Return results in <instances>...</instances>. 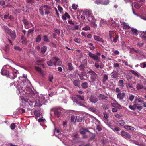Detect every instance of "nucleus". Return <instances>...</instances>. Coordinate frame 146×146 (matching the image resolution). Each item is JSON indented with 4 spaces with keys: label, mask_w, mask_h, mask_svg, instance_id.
<instances>
[{
    "label": "nucleus",
    "mask_w": 146,
    "mask_h": 146,
    "mask_svg": "<svg viewBox=\"0 0 146 146\" xmlns=\"http://www.w3.org/2000/svg\"><path fill=\"white\" fill-rule=\"evenodd\" d=\"M121 24L122 25V24L123 25V29H129L130 28V27L125 22H123L122 24Z\"/></svg>",
    "instance_id": "nucleus-22"
},
{
    "label": "nucleus",
    "mask_w": 146,
    "mask_h": 146,
    "mask_svg": "<svg viewBox=\"0 0 146 146\" xmlns=\"http://www.w3.org/2000/svg\"><path fill=\"white\" fill-rule=\"evenodd\" d=\"M11 38L14 40L16 37V34L15 31H12L9 34Z\"/></svg>",
    "instance_id": "nucleus-20"
},
{
    "label": "nucleus",
    "mask_w": 146,
    "mask_h": 146,
    "mask_svg": "<svg viewBox=\"0 0 146 146\" xmlns=\"http://www.w3.org/2000/svg\"><path fill=\"white\" fill-rule=\"evenodd\" d=\"M73 82L74 84L76 86L79 87L80 85V83L78 81L74 80L73 81Z\"/></svg>",
    "instance_id": "nucleus-29"
},
{
    "label": "nucleus",
    "mask_w": 146,
    "mask_h": 146,
    "mask_svg": "<svg viewBox=\"0 0 146 146\" xmlns=\"http://www.w3.org/2000/svg\"><path fill=\"white\" fill-rule=\"evenodd\" d=\"M82 29V30H84L86 31L90 30V28L88 25H86L84 27H83Z\"/></svg>",
    "instance_id": "nucleus-43"
},
{
    "label": "nucleus",
    "mask_w": 146,
    "mask_h": 146,
    "mask_svg": "<svg viewBox=\"0 0 146 146\" xmlns=\"http://www.w3.org/2000/svg\"><path fill=\"white\" fill-rule=\"evenodd\" d=\"M119 36L118 35H116L113 40V41L115 43L116 42L118 39Z\"/></svg>",
    "instance_id": "nucleus-51"
},
{
    "label": "nucleus",
    "mask_w": 146,
    "mask_h": 146,
    "mask_svg": "<svg viewBox=\"0 0 146 146\" xmlns=\"http://www.w3.org/2000/svg\"><path fill=\"white\" fill-rule=\"evenodd\" d=\"M124 128L127 129L134 131L135 129L131 126L128 125H125L124 126Z\"/></svg>",
    "instance_id": "nucleus-28"
},
{
    "label": "nucleus",
    "mask_w": 146,
    "mask_h": 146,
    "mask_svg": "<svg viewBox=\"0 0 146 146\" xmlns=\"http://www.w3.org/2000/svg\"><path fill=\"white\" fill-rule=\"evenodd\" d=\"M88 109L90 111L94 113H96V110L94 108L91 107L89 108Z\"/></svg>",
    "instance_id": "nucleus-46"
},
{
    "label": "nucleus",
    "mask_w": 146,
    "mask_h": 146,
    "mask_svg": "<svg viewBox=\"0 0 146 146\" xmlns=\"http://www.w3.org/2000/svg\"><path fill=\"white\" fill-rule=\"evenodd\" d=\"M83 74H85V72H82L81 73V75H79L80 79L82 80H84L83 78Z\"/></svg>",
    "instance_id": "nucleus-50"
},
{
    "label": "nucleus",
    "mask_w": 146,
    "mask_h": 146,
    "mask_svg": "<svg viewBox=\"0 0 146 146\" xmlns=\"http://www.w3.org/2000/svg\"><path fill=\"white\" fill-rule=\"evenodd\" d=\"M132 4H133V5H134V7L137 9H139L141 6V4L137 2H135Z\"/></svg>",
    "instance_id": "nucleus-24"
},
{
    "label": "nucleus",
    "mask_w": 146,
    "mask_h": 146,
    "mask_svg": "<svg viewBox=\"0 0 146 146\" xmlns=\"http://www.w3.org/2000/svg\"><path fill=\"white\" fill-rule=\"evenodd\" d=\"M121 135L122 137L126 139H129L131 138L130 135L127 132L124 131H122Z\"/></svg>",
    "instance_id": "nucleus-9"
},
{
    "label": "nucleus",
    "mask_w": 146,
    "mask_h": 146,
    "mask_svg": "<svg viewBox=\"0 0 146 146\" xmlns=\"http://www.w3.org/2000/svg\"><path fill=\"white\" fill-rule=\"evenodd\" d=\"M72 8L74 10H76L77 9V7H78V5L75 4H73L72 5Z\"/></svg>",
    "instance_id": "nucleus-56"
},
{
    "label": "nucleus",
    "mask_w": 146,
    "mask_h": 146,
    "mask_svg": "<svg viewBox=\"0 0 146 146\" xmlns=\"http://www.w3.org/2000/svg\"><path fill=\"white\" fill-rule=\"evenodd\" d=\"M130 72L131 73L134 74L135 76H136L138 77H139V74L138 73L137 71H135L133 70H131Z\"/></svg>",
    "instance_id": "nucleus-37"
},
{
    "label": "nucleus",
    "mask_w": 146,
    "mask_h": 146,
    "mask_svg": "<svg viewBox=\"0 0 146 146\" xmlns=\"http://www.w3.org/2000/svg\"><path fill=\"white\" fill-rule=\"evenodd\" d=\"M136 88L137 90H139L144 88V87L142 85L139 84H137L136 85Z\"/></svg>",
    "instance_id": "nucleus-35"
},
{
    "label": "nucleus",
    "mask_w": 146,
    "mask_h": 146,
    "mask_svg": "<svg viewBox=\"0 0 146 146\" xmlns=\"http://www.w3.org/2000/svg\"><path fill=\"white\" fill-rule=\"evenodd\" d=\"M87 61L86 59L83 60L81 62V65L79 66V68L80 71H84L85 70L87 65Z\"/></svg>",
    "instance_id": "nucleus-5"
},
{
    "label": "nucleus",
    "mask_w": 146,
    "mask_h": 146,
    "mask_svg": "<svg viewBox=\"0 0 146 146\" xmlns=\"http://www.w3.org/2000/svg\"><path fill=\"white\" fill-rule=\"evenodd\" d=\"M23 86H21L20 84H17L16 86V88L19 91V93L23 91H24L25 88L24 87H23Z\"/></svg>",
    "instance_id": "nucleus-13"
},
{
    "label": "nucleus",
    "mask_w": 146,
    "mask_h": 146,
    "mask_svg": "<svg viewBox=\"0 0 146 146\" xmlns=\"http://www.w3.org/2000/svg\"><path fill=\"white\" fill-rule=\"evenodd\" d=\"M70 16L66 12L64 14L62 17V19L64 20H66L67 19V18L70 19Z\"/></svg>",
    "instance_id": "nucleus-14"
},
{
    "label": "nucleus",
    "mask_w": 146,
    "mask_h": 146,
    "mask_svg": "<svg viewBox=\"0 0 146 146\" xmlns=\"http://www.w3.org/2000/svg\"><path fill=\"white\" fill-rule=\"evenodd\" d=\"M88 73L90 76V78L92 82H94L98 78V74L94 71L90 70L88 71Z\"/></svg>",
    "instance_id": "nucleus-3"
},
{
    "label": "nucleus",
    "mask_w": 146,
    "mask_h": 146,
    "mask_svg": "<svg viewBox=\"0 0 146 146\" xmlns=\"http://www.w3.org/2000/svg\"><path fill=\"white\" fill-rule=\"evenodd\" d=\"M52 9L51 7L47 5H44L43 6H41L39 8V12L40 14L42 16L44 15V10L45 11V14L46 15H48L50 13V11Z\"/></svg>",
    "instance_id": "nucleus-1"
},
{
    "label": "nucleus",
    "mask_w": 146,
    "mask_h": 146,
    "mask_svg": "<svg viewBox=\"0 0 146 146\" xmlns=\"http://www.w3.org/2000/svg\"><path fill=\"white\" fill-rule=\"evenodd\" d=\"M137 104H134L133 106L130 105L129 106V108L131 110H135L137 108Z\"/></svg>",
    "instance_id": "nucleus-30"
},
{
    "label": "nucleus",
    "mask_w": 146,
    "mask_h": 146,
    "mask_svg": "<svg viewBox=\"0 0 146 146\" xmlns=\"http://www.w3.org/2000/svg\"><path fill=\"white\" fill-rule=\"evenodd\" d=\"M35 68L37 71L39 72L41 74H43V72L40 67L36 66L35 67Z\"/></svg>",
    "instance_id": "nucleus-25"
},
{
    "label": "nucleus",
    "mask_w": 146,
    "mask_h": 146,
    "mask_svg": "<svg viewBox=\"0 0 146 146\" xmlns=\"http://www.w3.org/2000/svg\"><path fill=\"white\" fill-rule=\"evenodd\" d=\"M42 100H38L36 102L35 105L36 106H38L39 107H40L43 104Z\"/></svg>",
    "instance_id": "nucleus-21"
},
{
    "label": "nucleus",
    "mask_w": 146,
    "mask_h": 146,
    "mask_svg": "<svg viewBox=\"0 0 146 146\" xmlns=\"http://www.w3.org/2000/svg\"><path fill=\"white\" fill-rule=\"evenodd\" d=\"M1 73L2 75L6 76L7 77H8L9 74V71L6 70H1Z\"/></svg>",
    "instance_id": "nucleus-17"
},
{
    "label": "nucleus",
    "mask_w": 146,
    "mask_h": 146,
    "mask_svg": "<svg viewBox=\"0 0 146 146\" xmlns=\"http://www.w3.org/2000/svg\"><path fill=\"white\" fill-rule=\"evenodd\" d=\"M109 2L110 0H104L102 4L106 5L109 3Z\"/></svg>",
    "instance_id": "nucleus-52"
},
{
    "label": "nucleus",
    "mask_w": 146,
    "mask_h": 146,
    "mask_svg": "<svg viewBox=\"0 0 146 146\" xmlns=\"http://www.w3.org/2000/svg\"><path fill=\"white\" fill-rule=\"evenodd\" d=\"M83 13L84 14L87 16L89 21H91L92 20V13L88 9H86L84 11Z\"/></svg>",
    "instance_id": "nucleus-6"
},
{
    "label": "nucleus",
    "mask_w": 146,
    "mask_h": 146,
    "mask_svg": "<svg viewBox=\"0 0 146 146\" xmlns=\"http://www.w3.org/2000/svg\"><path fill=\"white\" fill-rule=\"evenodd\" d=\"M119 86L122 88H123L124 86V81L123 80H120L119 81Z\"/></svg>",
    "instance_id": "nucleus-38"
},
{
    "label": "nucleus",
    "mask_w": 146,
    "mask_h": 146,
    "mask_svg": "<svg viewBox=\"0 0 146 146\" xmlns=\"http://www.w3.org/2000/svg\"><path fill=\"white\" fill-rule=\"evenodd\" d=\"M131 31L132 33V34L134 36H137L139 34L138 31L136 29L132 28Z\"/></svg>",
    "instance_id": "nucleus-18"
},
{
    "label": "nucleus",
    "mask_w": 146,
    "mask_h": 146,
    "mask_svg": "<svg viewBox=\"0 0 146 146\" xmlns=\"http://www.w3.org/2000/svg\"><path fill=\"white\" fill-rule=\"evenodd\" d=\"M54 31L55 32L58 33V35H59L60 33V30L56 28L54 29Z\"/></svg>",
    "instance_id": "nucleus-49"
},
{
    "label": "nucleus",
    "mask_w": 146,
    "mask_h": 146,
    "mask_svg": "<svg viewBox=\"0 0 146 146\" xmlns=\"http://www.w3.org/2000/svg\"><path fill=\"white\" fill-rule=\"evenodd\" d=\"M94 38L95 40H96L102 42V43L104 42V41L103 40L102 38L99 36L94 35Z\"/></svg>",
    "instance_id": "nucleus-15"
},
{
    "label": "nucleus",
    "mask_w": 146,
    "mask_h": 146,
    "mask_svg": "<svg viewBox=\"0 0 146 146\" xmlns=\"http://www.w3.org/2000/svg\"><path fill=\"white\" fill-rule=\"evenodd\" d=\"M90 101L92 103H96L98 101V99L96 96L92 95L89 98Z\"/></svg>",
    "instance_id": "nucleus-8"
},
{
    "label": "nucleus",
    "mask_w": 146,
    "mask_h": 146,
    "mask_svg": "<svg viewBox=\"0 0 146 146\" xmlns=\"http://www.w3.org/2000/svg\"><path fill=\"white\" fill-rule=\"evenodd\" d=\"M47 47L46 46H44L41 48V51L42 53L44 54L46 51Z\"/></svg>",
    "instance_id": "nucleus-31"
},
{
    "label": "nucleus",
    "mask_w": 146,
    "mask_h": 146,
    "mask_svg": "<svg viewBox=\"0 0 146 146\" xmlns=\"http://www.w3.org/2000/svg\"><path fill=\"white\" fill-rule=\"evenodd\" d=\"M126 85L127 88H131L133 87L132 84L130 82L126 83Z\"/></svg>",
    "instance_id": "nucleus-42"
},
{
    "label": "nucleus",
    "mask_w": 146,
    "mask_h": 146,
    "mask_svg": "<svg viewBox=\"0 0 146 146\" xmlns=\"http://www.w3.org/2000/svg\"><path fill=\"white\" fill-rule=\"evenodd\" d=\"M33 31H34L33 29H29L28 31V34H27L29 36L31 34V33H32Z\"/></svg>",
    "instance_id": "nucleus-54"
},
{
    "label": "nucleus",
    "mask_w": 146,
    "mask_h": 146,
    "mask_svg": "<svg viewBox=\"0 0 146 146\" xmlns=\"http://www.w3.org/2000/svg\"><path fill=\"white\" fill-rule=\"evenodd\" d=\"M125 94V92L119 93L117 95V97L119 100H122L124 98Z\"/></svg>",
    "instance_id": "nucleus-11"
},
{
    "label": "nucleus",
    "mask_w": 146,
    "mask_h": 146,
    "mask_svg": "<svg viewBox=\"0 0 146 146\" xmlns=\"http://www.w3.org/2000/svg\"><path fill=\"white\" fill-rule=\"evenodd\" d=\"M134 96L133 95H131L129 96V99L131 101H133L134 98Z\"/></svg>",
    "instance_id": "nucleus-63"
},
{
    "label": "nucleus",
    "mask_w": 146,
    "mask_h": 146,
    "mask_svg": "<svg viewBox=\"0 0 146 146\" xmlns=\"http://www.w3.org/2000/svg\"><path fill=\"white\" fill-rule=\"evenodd\" d=\"M99 97H100L102 100H107L108 98V97L102 94H99Z\"/></svg>",
    "instance_id": "nucleus-27"
},
{
    "label": "nucleus",
    "mask_w": 146,
    "mask_h": 146,
    "mask_svg": "<svg viewBox=\"0 0 146 146\" xmlns=\"http://www.w3.org/2000/svg\"><path fill=\"white\" fill-rule=\"evenodd\" d=\"M72 99L74 102L76 103L77 104L81 106H83V104L81 103V102L79 100L77 97H72Z\"/></svg>",
    "instance_id": "nucleus-10"
},
{
    "label": "nucleus",
    "mask_w": 146,
    "mask_h": 146,
    "mask_svg": "<svg viewBox=\"0 0 146 146\" xmlns=\"http://www.w3.org/2000/svg\"><path fill=\"white\" fill-rule=\"evenodd\" d=\"M51 60L52 61V62H53V64L54 65H56V62L58 60V59L56 58V57H53L52 58Z\"/></svg>",
    "instance_id": "nucleus-36"
},
{
    "label": "nucleus",
    "mask_w": 146,
    "mask_h": 146,
    "mask_svg": "<svg viewBox=\"0 0 146 146\" xmlns=\"http://www.w3.org/2000/svg\"><path fill=\"white\" fill-rule=\"evenodd\" d=\"M47 64L48 65L50 66H52L53 64L52 62V61L51 60L47 62Z\"/></svg>",
    "instance_id": "nucleus-53"
},
{
    "label": "nucleus",
    "mask_w": 146,
    "mask_h": 146,
    "mask_svg": "<svg viewBox=\"0 0 146 146\" xmlns=\"http://www.w3.org/2000/svg\"><path fill=\"white\" fill-rule=\"evenodd\" d=\"M17 72L18 71L17 70L14 69L12 72L9 73L8 76L9 78L14 79L17 77Z\"/></svg>",
    "instance_id": "nucleus-7"
},
{
    "label": "nucleus",
    "mask_w": 146,
    "mask_h": 146,
    "mask_svg": "<svg viewBox=\"0 0 146 146\" xmlns=\"http://www.w3.org/2000/svg\"><path fill=\"white\" fill-rule=\"evenodd\" d=\"M22 21L24 25H27L29 24L28 21L26 19H24L22 20Z\"/></svg>",
    "instance_id": "nucleus-48"
},
{
    "label": "nucleus",
    "mask_w": 146,
    "mask_h": 146,
    "mask_svg": "<svg viewBox=\"0 0 146 146\" xmlns=\"http://www.w3.org/2000/svg\"><path fill=\"white\" fill-rule=\"evenodd\" d=\"M81 86L82 88L86 89L88 87V83L86 82L83 83L81 84Z\"/></svg>",
    "instance_id": "nucleus-34"
},
{
    "label": "nucleus",
    "mask_w": 146,
    "mask_h": 146,
    "mask_svg": "<svg viewBox=\"0 0 146 146\" xmlns=\"http://www.w3.org/2000/svg\"><path fill=\"white\" fill-rule=\"evenodd\" d=\"M111 105L113 107H116L119 109L121 108V105L117 102L112 103Z\"/></svg>",
    "instance_id": "nucleus-19"
},
{
    "label": "nucleus",
    "mask_w": 146,
    "mask_h": 146,
    "mask_svg": "<svg viewBox=\"0 0 146 146\" xmlns=\"http://www.w3.org/2000/svg\"><path fill=\"white\" fill-rule=\"evenodd\" d=\"M41 40V37L40 35H39L37 37L36 40V42H40Z\"/></svg>",
    "instance_id": "nucleus-47"
},
{
    "label": "nucleus",
    "mask_w": 146,
    "mask_h": 146,
    "mask_svg": "<svg viewBox=\"0 0 146 146\" xmlns=\"http://www.w3.org/2000/svg\"><path fill=\"white\" fill-rule=\"evenodd\" d=\"M21 81L23 83L28 82V81L27 78H22Z\"/></svg>",
    "instance_id": "nucleus-60"
},
{
    "label": "nucleus",
    "mask_w": 146,
    "mask_h": 146,
    "mask_svg": "<svg viewBox=\"0 0 146 146\" xmlns=\"http://www.w3.org/2000/svg\"><path fill=\"white\" fill-rule=\"evenodd\" d=\"M21 42L23 44H26L27 43V41L26 38L24 37L22 35L21 37Z\"/></svg>",
    "instance_id": "nucleus-33"
},
{
    "label": "nucleus",
    "mask_w": 146,
    "mask_h": 146,
    "mask_svg": "<svg viewBox=\"0 0 146 146\" xmlns=\"http://www.w3.org/2000/svg\"><path fill=\"white\" fill-rule=\"evenodd\" d=\"M135 103L139 104H141L144 101L142 100L139 97H136L135 100Z\"/></svg>",
    "instance_id": "nucleus-12"
},
{
    "label": "nucleus",
    "mask_w": 146,
    "mask_h": 146,
    "mask_svg": "<svg viewBox=\"0 0 146 146\" xmlns=\"http://www.w3.org/2000/svg\"><path fill=\"white\" fill-rule=\"evenodd\" d=\"M117 124L121 126H123L125 124L124 121L123 120H120L117 121Z\"/></svg>",
    "instance_id": "nucleus-32"
},
{
    "label": "nucleus",
    "mask_w": 146,
    "mask_h": 146,
    "mask_svg": "<svg viewBox=\"0 0 146 146\" xmlns=\"http://www.w3.org/2000/svg\"><path fill=\"white\" fill-rule=\"evenodd\" d=\"M103 108L105 110L108 109L109 108V106L106 104H104L103 106Z\"/></svg>",
    "instance_id": "nucleus-59"
},
{
    "label": "nucleus",
    "mask_w": 146,
    "mask_h": 146,
    "mask_svg": "<svg viewBox=\"0 0 146 146\" xmlns=\"http://www.w3.org/2000/svg\"><path fill=\"white\" fill-rule=\"evenodd\" d=\"M54 114L57 117H59L62 115L63 110L61 108H56L54 109Z\"/></svg>",
    "instance_id": "nucleus-4"
},
{
    "label": "nucleus",
    "mask_w": 146,
    "mask_h": 146,
    "mask_svg": "<svg viewBox=\"0 0 146 146\" xmlns=\"http://www.w3.org/2000/svg\"><path fill=\"white\" fill-rule=\"evenodd\" d=\"M115 117L117 118L120 119L122 117V115L121 114H117L115 115Z\"/></svg>",
    "instance_id": "nucleus-62"
},
{
    "label": "nucleus",
    "mask_w": 146,
    "mask_h": 146,
    "mask_svg": "<svg viewBox=\"0 0 146 146\" xmlns=\"http://www.w3.org/2000/svg\"><path fill=\"white\" fill-rule=\"evenodd\" d=\"M141 66L143 68L146 67V62H144L140 64Z\"/></svg>",
    "instance_id": "nucleus-61"
},
{
    "label": "nucleus",
    "mask_w": 146,
    "mask_h": 146,
    "mask_svg": "<svg viewBox=\"0 0 146 146\" xmlns=\"http://www.w3.org/2000/svg\"><path fill=\"white\" fill-rule=\"evenodd\" d=\"M88 55L90 58L94 60H96L97 62H99L100 61V59L99 56L101 55V54L100 53L97 52L95 54L89 52Z\"/></svg>",
    "instance_id": "nucleus-2"
},
{
    "label": "nucleus",
    "mask_w": 146,
    "mask_h": 146,
    "mask_svg": "<svg viewBox=\"0 0 146 146\" xmlns=\"http://www.w3.org/2000/svg\"><path fill=\"white\" fill-rule=\"evenodd\" d=\"M38 121L40 123H44L45 121V120L44 119L42 118L39 119Z\"/></svg>",
    "instance_id": "nucleus-55"
},
{
    "label": "nucleus",
    "mask_w": 146,
    "mask_h": 146,
    "mask_svg": "<svg viewBox=\"0 0 146 146\" xmlns=\"http://www.w3.org/2000/svg\"><path fill=\"white\" fill-rule=\"evenodd\" d=\"M75 42L77 43H79L80 42V40L77 38H75L74 39Z\"/></svg>",
    "instance_id": "nucleus-64"
},
{
    "label": "nucleus",
    "mask_w": 146,
    "mask_h": 146,
    "mask_svg": "<svg viewBox=\"0 0 146 146\" xmlns=\"http://www.w3.org/2000/svg\"><path fill=\"white\" fill-rule=\"evenodd\" d=\"M121 47L122 48L123 50H125L126 49V44L125 42L123 41H122L121 42Z\"/></svg>",
    "instance_id": "nucleus-44"
},
{
    "label": "nucleus",
    "mask_w": 146,
    "mask_h": 146,
    "mask_svg": "<svg viewBox=\"0 0 146 146\" xmlns=\"http://www.w3.org/2000/svg\"><path fill=\"white\" fill-rule=\"evenodd\" d=\"M58 9L60 13H62L63 11V8L59 5H58Z\"/></svg>",
    "instance_id": "nucleus-58"
},
{
    "label": "nucleus",
    "mask_w": 146,
    "mask_h": 146,
    "mask_svg": "<svg viewBox=\"0 0 146 146\" xmlns=\"http://www.w3.org/2000/svg\"><path fill=\"white\" fill-rule=\"evenodd\" d=\"M84 120L85 119L84 117H78L77 119V121L78 122H81L84 121Z\"/></svg>",
    "instance_id": "nucleus-40"
},
{
    "label": "nucleus",
    "mask_w": 146,
    "mask_h": 146,
    "mask_svg": "<svg viewBox=\"0 0 146 146\" xmlns=\"http://www.w3.org/2000/svg\"><path fill=\"white\" fill-rule=\"evenodd\" d=\"M3 29L5 30V32H7L8 34H9L11 32L12 30L9 29L7 26L4 25L3 27Z\"/></svg>",
    "instance_id": "nucleus-16"
},
{
    "label": "nucleus",
    "mask_w": 146,
    "mask_h": 146,
    "mask_svg": "<svg viewBox=\"0 0 146 146\" xmlns=\"http://www.w3.org/2000/svg\"><path fill=\"white\" fill-rule=\"evenodd\" d=\"M108 76L106 74H105L103 78V82H105L107 80H108Z\"/></svg>",
    "instance_id": "nucleus-41"
},
{
    "label": "nucleus",
    "mask_w": 146,
    "mask_h": 146,
    "mask_svg": "<svg viewBox=\"0 0 146 146\" xmlns=\"http://www.w3.org/2000/svg\"><path fill=\"white\" fill-rule=\"evenodd\" d=\"M68 66L69 70L71 71L74 68L71 63H68Z\"/></svg>",
    "instance_id": "nucleus-39"
},
{
    "label": "nucleus",
    "mask_w": 146,
    "mask_h": 146,
    "mask_svg": "<svg viewBox=\"0 0 146 146\" xmlns=\"http://www.w3.org/2000/svg\"><path fill=\"white\" fill-rule=\"evenodd\" d=\"M15 127V125L14 123L11 124L10 125V128L12 130H14Z\"/></svg>",
    "instance_id": "nucleus-57"
},
{
    "label": "nucleus",
    "mask_w": 146,
    "mask_h": 146,
    "mask_svg": "<svg viewBox=\"0 0 146 146\" xmlns=\"http://www.w3.org/2000/svg\"><path fill=\"white\" fill-rule=\"evenodd\" d=\"M34 115L36 117H39L41 115V114L40 113V112L37 110H36L34 111L33 112Z\"/></svg>",
    "instance_id": "nucleus-26"
},
{
    "label": "nucleus",
    "mask_w": 146,
    "mask_h": 146,
    "mask_svg": "<svg viewBox=\"0 0 146 146\" xmlns=\"http://www.w3.org/2000/svg\"><path fill=\"white\" fill-rule=\"evenodd\" d=\"M76 97L77 98V99L80 101V100H84V97L83 95H76Z\"/></svg>",
    "instance_id": "nucleus-23"
},
{
    "label": "nucleus",
    "mask_w": 146,
    "mask_h": 146,
    "mask_svg": "<svg viewBox=\"0 0 146 146\" xmlns=\"http://www.w3.org/2000/svg\"><path fill=\"white\" fill-rule=\"evenodd\" d=\"M43 40L44 41L46 42H49V40L48 37L46 35L44 36H43Z\"/></svg>",
    "instance_id": "nucleus-45"
}]
</instances>
